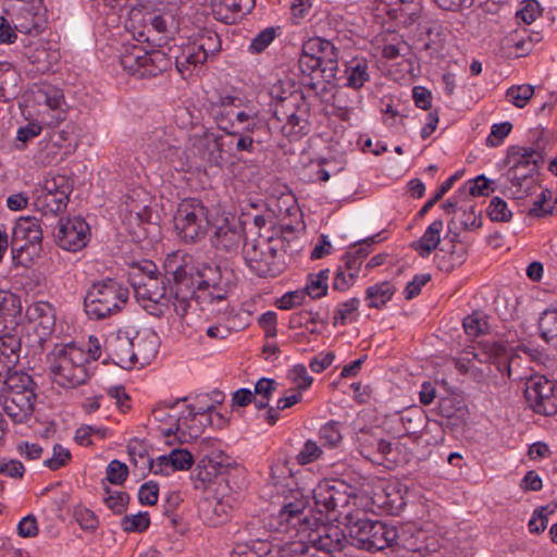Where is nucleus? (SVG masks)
<instances>
[{"instance_id":"1","label":"nucleus","mask_w":557,"mask_h":557,"mask_svg":"<svg viewBox=\"0 0 557 557\" xmlns=\"http://www.w3.org/2000/svg\"><path fill=\"white\" fill-rule=\"evenodd\" d=\"M308 498L300 490L289 488V496L278 512L281 522L297 528L306 543L305 557H337L349 543L344 530L334 523L305 513Z\"/></svg>"},{"instance_id":"2","label":"nucleus","mask_w":557,"mask_h":557,"mask_svg":"<svg viewBox=\"0 0 557 557\" xmlns=\"http://www.w3.org/2000/svg\"><path fill=\"white\" fill-rule=\"evenodd\" d=\"M193 269L186 264H178L173 271L171 293L173 296V310L183 320L190 310L199 307L200 310L210 309L227 298L231 288L209 287L195 285Z\"/></svg>"},{"instance_id":"3","label":"nucleus","mask_w":557,"mask_h":557,"mask_svg":"<svg viewBox=\"0 0 557 557\" xmlns=\"http://www.w3.org/2000/svg\"><path fill=\"white\" fill-rule=\"evenodd\" d=\"M298 70L301 74V84L315 89L314 74L330 83L337 78L338 50L327 39L322 37L309 38L302 44L298 58Z\"/></svg>"},{"instance_id":"4","label":"nucleus","mask_w":557,"mask_h":557,"mask_svg":"<svg viewBox=\"0 0 557 557\" xmlns=\"http://www.w3.org/2000/svg\"><path fill=\"white\" fill-rule=\"evenodd\" d=\"M422 10L421 0H385V59L405 57L409 52V45L397 33L418 23Z\"/></svg>"},{"instance_id":"5","label":"nucleus","mask_w":557,"mask_h":557,"mask_svg":"<svg viewBox=\"0 0 557 557\" xmlns=\"http://www.w3.org/2000/svg\"><path fill=\"white\" fill-rule=\"evenodd\" d=\"M48 358L51 379L63 388H75L90 377L85 350L74 344L55 345Z\"/></svg>"},{"instance_id":"6","label":"nucleus","mask_w":557,"mask_h":557,"mask_svg":"<svg viewBox=\"0 0 557 557\" xmlns=\"http://www.w3.org/2000/svg\"><path fill=\"white\" fill-rule=\"evenodd\" d=\"M129 289L122 282L107 277L95 282L88 289L84 307L87 315L95 320L106 319L124 307Z\"/></svg>"},{"instance_id":"7","label":"nucleus","mask_w":557,"mask_h":557,"mask_svg":"<svg viewBox=\"0 0 557 557\" xmlns=\"http://www.w3.org/2000/svg\"><path fill=\"white\" fill-rule=\"evenodd\" d=\"M135 297L140 306L151 315L162 317L173 305L171 286L165 276L129 275Z\"/></svg>"},{"instance_id":"8","label":"nucleus","mask_w":557,"mask_h":557,"mask_svg":"<svg viewBox=\"0 0 557 557\" xmlns=\"http://www.w3.org/2000/svg\"><path fill=\"white\" fill-rule=\"evenodd\" d=\"M209 209L200 199L182 200L174 214V227L185 243L202 239L209 226Z\"/></svg>"},{"instance_id":"9","label":"nucleus","mask_w":557,"mask_h":557,"mask_svg":"<svg viewBox=\"0 0 557 557\" xmlns=\"http://www.w3.org/2000/svg\"><path fill=\"white\" fill-rule=\"evenodd\" d=\"M121 66L140 78L156 77L171 66V59L161 50L146 51L144 47H125L120 55Z\"/></svg>"},{"instance_id":"10","label":"nucleus","mask_w":557,"mask_h":557,"mask_svg":"<svg viewBox=\"0 0 557 557\" xmlns=\"http://www.w3.org/2000/svg\"><path fill=\"white\" fill-rule=\"evenodd\" d=\"M7 14L23 34L39 35L47 27V8L42 0H11Z\"/></svg>"},{"instance_id":"11","label":"nucleus","mask_w":557,"mask_h":557,"mask_svg":"<svg viewBox=\"0 0 557 557\" xmlns=\"http://www.w3.org/2000/svg\"><path fill=\"white\" fill-rule=\"evenodd\" d=\"M243 257L250 270L260 277L276 276L281 272L277 249L272 245V240L245 243Z\"/></svg>"},{"instance_id":"12","label":"nucleus","mask_w":557,"mask_h":557,"mask_svg":"<svg viewBox=\"0 0 557 557\" xmlns=\"http://www.w3.org/2000/svg\"><path fill=\"white\" fill-rule=\"evenodd\" d=\"M524 398L529 407L539 414L557 412V389L554 382L544 375H532L524 383Z\"/></svg>"},{"instance_id":"13","label":"nucleus","mask_w":557,"mask_h":557,"mask_svg":"<svg viewBox=\"0 0 557 557\" xmlns=\"http://www.w3.org/2000/svg\"><path fill=\"white\" fill-rule=\"evenodd\" d=\"M224 135H214L212 138H195L194 147L197 156L210 165L222 166L226 158L234 157V144L232 129L223 131Z\"/></svg>"},{"instance_id":"14","label":"nucleus","mask_w":557,"mask_h":557,"mask_svg":"<svg viewBox=\"0 0 557 557\" xmlns=\"http://www.w3.org/2000/svg\"><path fill=\"white\" fill-rule=\"evenodd\" d=\"M245 237V226L235 216L221 218L213 223L212 246L225 253H237Z\"/></svg>"},{"instance_id":"15","label":"nucleus","mask_w":557,"mask_h":557,"mask_svg":"<svg viewBox=\"0 0 557 557\" xmlns=\"http://www.w3.org/2000/svg\"><path fill=\"white\" fill-rule=\"evenodd\" d=\"M42 240V230L35 216H21L12 231L11 251L13 259L22 257L29 248L36 252Z\"/></svg>"},{"instance_id":"16","label":"nucleus","mask_w":557,"mask_h":557,"mask_svg":"<svg viewBox=\"0 0 557 557\" xmlns=\"http://www.w3.org/2000/svg\"><path fill=\"white\" fill-rule=\"evenodd\" d=\"M90 239V227L82 216L60 220L55 233L57 245L67 251L76 252L83 249Z\"/></svg>"},{"instance_id":"17","label":"nucleus","mask_w":557,"mask_h":557,"mask_svg":"<svg viewBox=\"0 0 557 557\" xmlns=\"http://www.w3.org/2000/svg\"><path fill=\"white\" fill-rule=\"evenodd\" d=\"M313 498L318 510L322 513H342L349 505L350 495L344 482H322L313 490Z\"/></svg>"},{"instance_id":"18","label":"nucleus","mask_w":557,"mask_h":557,"mask_svg":"<svg viewBox=\"0 0 557 557\" xmlns=\"http://www.w3.org/2000/svg\"><path fill=\"white\" fill-rule=\"evenodd\" d=\"M104 351L114 364L123 369H132L136 364L135 338L126 332L110 333L104 342Z\"/></svg>"},{"instance_id":"19","label":"nucleus","mask_w":557,"mask_h":557,"mask_svg":"<svg viewBox=\"0 0 557 557\" xmlns=\"http://www.w3.org/2000/svg\"><path fill=\"white\" fill-rule=\"evenodd\" d=\"M146 152L152 159L171 163L181 160L184 154L181 141L173 136L172 132L162 128L156 129L149 137Z\"/></svg>"},{"instance_id":"20","label":"nucleus","mask_w":557,"mask_h":557,"mask_svg":"<svg viewBox=\"0 0 557 557\" xmlns=\"http://www.w3.org/2000/svg\"><path fill=\"white\" fill-rule=\"evenodd\" d=\"M245 108L244 99L238 96H220L210 103V115L219 129L230 131L236 126V114Z\"/></svg>"},{"instance_id":"21","label":"nucleus","mask_w":557,"mask_h":557,"mask_svg":"<svg viewBox=\"0 0 557 557\" xmlns=\"http://www.w3.org/2000/svg\"><path fill=\"white\" fill-rule=\"evenodd\" d=\"M26 317L39 342L46 341L53 333L55 329V309L48 301H36L29 305Z\"/></svg>"},{"instance_id":"22","label":"nucleus","mask_w":557,"mask_h":557,"mask_svg":"<svg viewBox=\"0 0 557 557\" xmlns=\"http://www.w3.org/2000/svg\"><path fill=\"white\" fill-rule=\"evenodd\" d=\"M541 160V153L532 147L511 146L507 150V171L534 176Z\"/></svg>"},{"instance_id":"23","label":"nucleus","mask_w":557,"mask_h":557,"mask_svg":"<svg viewBox=\"0 0 557 557\" xmlns=\"http://www.w3.org/2000/svg\"><path fill=\"white\" fill-rule=\"evenodd\" d=\"M234 273L227 267L221 264L202 263L193 272L195 285L232 288Z\"/></svg>"},{"instance_id":"24","label":"nucleus","mask_w":557,"mask_h":557,"mask_svg":"<svg viewBox=\"0 0 557 557\" xmlns=\"http://www.w3.org/2000/svg\"><path fill=\"white\" fill-rule=\"evenodd\" d=\"M2 398L3 411L14 423H25L33 417L37 394H3Z\"/></svg>"},{"instance_id":"25","label":"nucleus","mask_w":557,"mask_h":557,"mask_svg":"<svg viewBox=\"0 0 557 557\" xmlns=\"http://www.w3.org/2000/svg\"><path fill=\"white\" fill-rule=\"evenodd\" d=\"M497 183L500 191L505 196L513 199L525 198L532 193L535 186L533 175L509 172L507 170L498 177Z\"/></svg>"},{"instance_id":"26","label":"nucleus","mask_w":557,"mask_h":557,"mask_svg":"<svg viewBox=\"0 0 557 557\" xmlns=\"http://www.w3.org/2000/svg\"><path fill=\"white\" fill-rule=\"evenodd\" d=\"M34 99L38 104H45L53 112L51 123L58 124L65 120L66 112L62 89L51 84H40L33 90Z\"/></svg>"},{"instance_id":"27","label":"nucleus","mask_w":557,"mask_h":557,"mask_svg":"<svg viewBox=\"0 0 557 557\" xmlns=\"http://www.w3.org/2000/svg\"><path fill=\"white\" fill-rule=\"evenodd\" d=\"M273 119L278 124L282 134L290 140H296L308 132V121L302 115L297 114L293 109L281 110L278 107L273 109Z\"/></svg>"},{"instance_id":"28","label":"nucleus","mask_w":557,"mask_h":557,"mask_svg":"<svg viewBox=\"0 0 557 557\" xmlns=\"http://www.w3.org/2000/svg\"><path fill=\"white\" fill-rule=\"evenodd\" d=\"M22 349V338L17 333L0 335V380L16 367Z\"/></svg>"},{"instance_id":"29","label":"nucleus","mask_w":557,"mask_h":557,"mask_svg":"<svg viewBox=\"0 0 557 557\" xmlns=\"http://www.w3.org/2000/svg\"><path fill=\"white\" fill-rule=\"evenodd\" d=\"M357 545L369 552L383 550V522L360 520L355 534Z\"/></svg>"},{"instance_id":"30","label":"nucleus","mask_w":557,"mask_h":557,"mask_svg":"<svg viewBox=\"0 0 557 557\" xmlns=\"http://www.w3.org/2000/svg\"><path fill=\"white\" fill-rule=\"evenodd\" d=\"M231 511L232 507L216 497L203 498L198 506L199 517L209 527H218L226 522Z\"/></svg>"},{"instance_id":"31","label":"nucleus","mask_w":557,"mask_h":557,"mask_svg":"<svg viewBox=\"0 0 557 557\" xmlns=\"http://www.w3.org/2000/svg\"><path fill=\"white\" fill-rule=\"evenodd\" d=\"M208 422L200 419L194 412L184 411L176 418V440L180 443H187L198 438Z\"/></svg>"},{"instance_id":"32","label":"nucleus","mask_w":557,"mask_h":557,"mask_svg":"<svg viewBox=\"0 0 557 557\" xmlns=\"http://www.w3.org/2000/svg\"><path fill=\"white\" fill-rule=\"evenodd\" d=\"M444 223L442 220H434L424 231L422 236L412 243V248L422 258H428L440 245Z\"/></svg>"},{"instance_id":"33","label":"nucleus","mask_w":557,"mask_h":557,"mask_svg":"<svg viewBox=\"0 0 557 557\" xmlns=\"http://www.w3.org/2000/svg\"><path fill=\"white\" fill-rule=\"evenodd\" d=\"M206 54L197 49L195 42L183 48L181 53L175 58V65L177 71L183 75H190L193 69L203 64L207 61Z\"/></svg>"},{"instance_id":"34","label":"nucleus","mask_w":557,"mask_h":557,"mask_svg":"<svg viewBox=\"0 0 557 557\" xmlns=\"http://www.w3.org/2000/svg\"><path fill=\"white\" fill-rule=\"evenodd\" d=\"M7 391L4 394H36V383L34 382L33 377L23 371H14L10 372L8 376L2 377Z\"/></svg>"},{"instance_id":"35","label":"nucleus","mask_w":557,"mask_h":557,"mask_svg":"<svg viewBox=\"0 0 557 557\" xmlns=\"http://www.w3.org/2000/svg\"><path fill=\"white\" fill-rule=\"evenodd\" d=\"M407 488L397 481L385 484V515L396 516L406 506Z\"/></svg>"},{"instance_id":"36","label":"nucleus","mask_w":557,"mask_h":557,"mask_svg":"<svg viewBox=\"0 0 557 557\" xmlns=\"http://www.w3.org/2000/svg\"><path fill=\"white\" fill-rule=\"evenodd\" d=\"M263 121L260 117V112L255 106H245L243 111L236 114L235 129H239L244 134L252 136L256 132L261 129Z\"/></svg>"},{"instance_id":"37","label":"nucleus","mask_w":557,"mask_h":557,"mask_svg":"<svg viewBox=\"0 0 557 557\" xmlns=\"http://www.w3.org/2000/svg\"><path fill=\"white\" fill-rule=\"evenodd\" d=\"M539 330L542 338L557 348V308L546 309L539 319Z\"/></svg>"},{"instance_id":"38","label":"nucleus","mask_w":557,"mask_h":557,"mask_svg":"<svg viewBox=\"0 0 557 557\" xmlns=\"http://www.w3.org/2000/svg\"><path fill=\"white\" fill-rule=\"evenodd\" d=\"M69 196L70 194H64V190L52 195H39L36 199V207L44 214H58L66 208Z\"/></svg>"},{"instance_id":"39","label":"nucleus","mask_w":557,"mask_h":557,"mask_svg":"<svg viewBox=\"0 0 557 557\" xmlns=\"http://www.w3.org/2000/svg\"><path fill=\"white\" fill-rule=\"evenodd\" d=\"M503 48L508 49L516 58L527 55L531 52V41L527 39V29L509 33L503 39Z\"/></svg>"},{"instance_id":"40","label":"nucleus","mask_w":557,"mask_h":557,"mask_svg":"<svg viewBox=\"0 0 557 557\" xmlns=\"http://www.w3.org/2000/svg\"><path fill=\"white\" fill-rule=\"evenodd\" d=\"M127 453L134 467L143 472L148 470L149 466H151L149 447L145 442L138 440L131 441L127 445Z\"/></svg>"},{"instance_id":"41","label":"nucleus","mask_w":557,"mask_h":557,"mask_svg":"<svg viewBox=\"0 0 557 557\" xmlns=\"http://www.w3.org/2000/svg\"><path fill=\"white\" fill-rule=\"evenodd\" d=\"M557 212V197L549 189H544L529 209V214L541 218Z\"/></svg>"},{"instance_id":"42","label":"nucleus","mask_w":557,"mask_h":557,"mask_svg":"<svg viewBox=\"0 0 557 557\" xmlns=\"http://www.w3.org/2000/svg\"><path fill=\"white\" fill-rule=\"evenodd\" d=\"M347 86L355 89L363 86L369 79L368 64L364 59H355L346 66Z\"/></svg>"},{"instance_id":"43","label":"nucleus","mask_w":557,"mask_h":557,"mask_svg":"<svg viewBox=\"0 0 557 557\" xmlns=\"http://www.w3.org/2000/svg\"><path fill=\"white\" fill-rule=\"evenodd\" d=\"M329 274V269L321 270L319 273L315 274H309L307 285L305 288V295L307 294L312 299H318L325 296L327 293Z\"/></svg>"},{"instance_id":"44","label":"nucleus","mask_w":557,"mask_h":557,"mask_svg":"<svg viewBox=\"0 0 557 557\" xmlns=\"http://www.w3.org/2000/svg\"><path fill=\"white\" fill-rule=\"evenodd\" d=\"M462 325L465 332L472 337L480 336L487 332L488 322L487 318L483 312L474 311L463 318Z\"/></svg>"},{"instance_id":"45","label":"nucleus","mask_w":557,"mask_h":557,"mask_svg":"<svg viewBox=\"0 0 557 557\" xmlns=\"http://www.w3.org/2000/svg\"><path fill=\"white\" fill-rule=\"evenodd\" d=\"M150 525V518L147 511L136 515H126L121 519V528L126 533H141Z\"/></svg>"},{"instance_id":"46","label":"nucleus","mask_w":557,"mask_h":557,"mask_svg":"<svg viewBox=\"0 0 557 557\" xmlns=\"http://www.w3.org/2000/svg\"><path fill=\"white\" fill-rule=\"evenodd\" d=\"M534 94L531 85L511 86L506 91V98L517 108H524Z\"/></svg>"},{"instance_id":"47","label":"nucleus","mask_w":557,"mask_h":557,"mask_svg":"<svg viewBox=\"0 0 557 557\" xmlns=\"http://www.w3.org/2000/svg\"><path fill=\"white\" fill-rule=\"evenodd\" d=\"M270 482L272 485L283 488L282 493L293 483L290 470L285 462L277 461L271 466Z\"/></svg>"},{"instance_id":"48","label":"nucleus","mask_w":557,"mask_h":557,"mask_svg":"<svg viewBox=\"0 0 557 557\" xmlns=\"http://www.w3.org/2000/svg\"><path fill=\"white\" fill-rule=\"evenodd\" d=\"M468 191L471 196H487L498 187L497 181L490 180L483 174L466 183Z\"/></svg>"},{"instance_id":"49","label":"nucleus","mask_w":557,"mask_h":557,"mask_svg":"<svg viewBox=\"0 0 557 557\" xmlns=\"http://www.w3.org/2000/svg\"><path fill=\"white\" fill-rule=\"evenodd\" d=\"M319 438L323 446L336 447L343 438L339 430V423L336 421H330L322 425L319 430Z\"/></svg>"},{"instance_id":"50","label":"nucleus","mask_w":557,"mask_h":557,"mask_svg":"<svg viewBox=\"0 0 557 557\" xmlns=\"http://www.w3.org/2000/svg\"><path fill=\"white\" fill-rule=\"evenodd\" d=\"M194 42L197 45V49L206 54L207 59L221 49V41L215 33L206 32Z\"/></svg>"},{"instance_id":"51","label":"nucleus","mask_w":557,"mask_h":557,"mask_svg":"<svg viewBox=\"0 0 557 557\" xmlns=\"http://www.w3.org/2000/svg\"><path fill=\"white\" fill-rule=\"evenodd\" d=\"M511 131L512 124L508 121L493 124L486 138V146L493 148L499 147Z\"/></svg>"},{"instance_id":"52","label":"nucleus","mask_w":557,"mask_h":557,"mask_svg":"<svg viewBox=\"0 0 557 557\" xmlns=\"http://www.w3.org/2000/svg\"><path fill=\"white\" fill-rule=\"evenodd\" d=\"M461 212L460 223L465 230H476L482 225L480 212H476L474 205L465 203L459 208Z\"/></svg>"},{"instance_id":"53","label":"nucleus","mask_w":557,"mask_h":557,"mask_svg":"<svg viewBox=\"0 0 557 557\" xmlns=\"http://www.w3.org/2000/svg\"><path fill=\"white\" fill-rule=\"evenodd\" d=\"M233 144H234V157L238 153L247 152L253 153L256 151V140L253 136L244 134L239 129L232 128Z\"/></svg>"},{"instance_id":"54","label":"nucleus","mask_w":557,"mask_h":557,"mask_svg":"<svg viewBox=\"0 0 557 557\" xmlns=\"http://www.w3.org/2000/svg\"><path fill=\"white\" fill-rule=\"evenodd\" d=\"M487 213L490 219L495 222H507L512 216L507 202L499 197L491 199Z\"/></svg>"},{"instance_id":"55","label":"nucleus","mask_w":557,"mask_h":557,"mask_svg":"<svg viewBox=\"0 0 557 557\" xmlns=\"http://www.w3.org/2000/svg\"><path fill=\"white\" fill-rule=\"evenodd\" d=\"M542 15V8L536 0H525L521 3V8L517 11V18L521 20L524 24H532L537 17Z\"/></svg>"},{"instance_id":"56","label":"nucleus","mask_w":557,"mask_h":557,"mask_svg":"<svg viewBox=\"0 0 557 557\" xmlns=\"http://www.w3.org/2000/svg\"><path fill=\"white\" fill-rule=\"evenodd\" d=\"M275 36L276 30L274 27H268L261 30L251 39L248 50L251 53H261L271 45Z\"/></svg>"},{"instance_id":"57","label":"nucleus","mask_w":557,"mask_h":557,"mask_svg":"<svg viewBox=\"0 0 557 557\" xmlns=\"http://www.w3.org/2000/svg\"><path fill=\"white\" fill-rule=\"evenodd\" d=\"M156 347L148 338H135L136 363L144 366L156 356Z\"/></svg>"},{"instance_id":"58","label":"nucleus","mask_w":557,"mask_h":557,"mask_svg":"<svg viewBox=\"0 0 557 557\" xmlns=\"http://www.w3.org/2000/svg\"><path fill=\"white\" fill-rule=\"evenodd\" d=\"M322 455V448L318 445L315 441L307 440L296 456V459L299 465H308L317 459H319Z\"/></svg>"},{"instance_id":"59","label":"nucleus","mask_w":557,"mask_h":557,"mask_svg":"<svg viewBox=\"0 0 557 557\" xmlns=\"http://www.w3.org/2000/svg\"><path fill=\"white\" fill-rule=\"evenodd\" d=\"M107 480L112 484H122L126 481L128 475V467L117 460L114 459L109 462L106 470Z\"/></svg>"},{"instance_id":"60","label":"nucleus","mask_w":557,"mask_h":557,"mask_svg":"<svg viewBox=\"0 0 557 557\" xmlns=\"http://www.w3.org/2000/svg\"><path fill=\"white\" fill-rule=\"evenodd\" d=\"M435 261L441 271L450 272L455 267L460 265L465 261V252L462 249L459 251L453 250L449 258L446 253H436Z\"/></svg>"},{"instance_id":"61","label":"nucleus","mask_w":557,"mask_h":557,"mask_svg":"<svg viewBox=\"0 0 557 557\" xmlns=\"http://www.w3.org/2000/svg\"><path fill=\"white\" fill-rule=\"evenodd\" d=\"M172 465V471H184L188 470L194 463V457L187 449H173L170 453Z\"/></svg>"},{"instance_id":"62","label":"nucleus","mask_w":557,"mask_h":557,"mask_svg":"<svg viewBox=\"0 0 557 557\" xmlns=\"http://www.w3.org/2000/svg\"><path fill=\"white\" fill-rule=\"evenodd\" d=\"M549 512L548 507H540L533 511L528 523L530 533L540 534L544 532L548 524Z\"/></svg>"},{"instance_id":"63","label":"nucleus","mask_w":557,"mask_h":557,"mask_svg":"<svg viewBox=\"0 0 557 557\" xmlns=\"http://www.w3.org/2000/svg\"><path fill=\"white\" fill-rule=\"evenodd\" d=\"M71 459V453L67 448L63 447L60 444H54L53 446V455L51 458H48L44 461V465L50 470H58L61 467L65 466Z\"/></svg>"},{"instance_id":"64","label":"nucleus","mask_w":557,"mask_h":557,"mask_svg":"<svg viewBox=\"0 0 557 557\" xmlns=\"http://www.w3.org/2000/svg\"><path fill=\"white\" fill-rule=\"evenodd\" d=\"M74 516L83 530L94 532L98 528V518L91 510L79 507L75 509Z\"/></svg>"}]
</instances>
